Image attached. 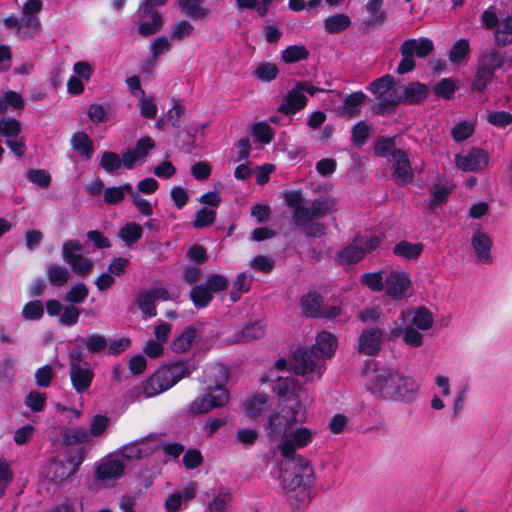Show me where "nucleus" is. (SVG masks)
I'll use <instances>...</instances> for the list:
<instances>
[{
    "instance_id": "nucleus-30",
    "label": "nucleus",
    "mask_w": 512,
    "mask_h": 512,
    "mask_svg": "<svg viewBox=\"0 0 512 512\" xmlns=\"http://www.w3.org/2000/svg\"><path fill=\"white\" fill-rule=\"evenodd\" d=\"M197 339V330L192 327H188L177 338L173 340L172 350L177 353L186 352L197 342Z\"/></svg>"
},
{
    "instance_id": "nucleus-55",
    "label": "nucleus",
    "mask_w": 512,
    "mask_h": 512,
    "mask_svg": "<svg viewBox=\"0 0 512 512\" xmlns=\"http://www.w3.org/2000/svg\"><path fill=\"white\" fill-rule=\"evenodd\" d=\"M179 6L191 18H200L206 15L201 7L202 0H178Z\"/></svg>"
},
{
    "instance_id": "nucleus-16",
    "label": "nucleus",
    "mask_w": 512,
    "mask_h": 512,
    "mask_svg": "<svg viewBox=\"0 0 512 512\" xmlns=\"http://www.w3.org/2000/svg\"><path fill=\"white\" fill-rule=\"evenodd\" d=\"M170 299L169 292L163 287H154L148 290H142L137 296L136 303L142 313L148 317H154L157 314L155 303L158 300L167 301Z\"/></svg>"
},
{
    "instance_id": "nucleus-31",
    "label": "nucleus",
    "mask_w": 512,
    "mask_h": 512,
    "mask_svg": "<svg viewBox=\"0 0 512 512\" xmlns=\"http://www.w3.org/2000/svg\"><path fill=\"white\" fill-rule=\"evenodd\" d=\"M512 43V14L501 19L495 31V44L505 47Z\"/></svg>"
},
{
    "instance_id": "nucleus-62",
    "label": "nucleus",
    "mask_w": 512,
    "mask_h": 512,
    "mask_svg": "<svg viewBox=\"0 0 512 512\" xmlns=\"http://www.w3.org/2000/svg\"><path fill=\"white\" fill-rule=\"evenodd\" d=\"M205 285L210 289L211 293H218L227 289L229 281L221 274H210L207 276Z\"/></svg>"
},
{
    "instance_id": "nucleus-24",
    "label": "nucleus",
    "mask_w": 512,
    "mask_h": 512,
    "mask_svg": "<svg viewBox=\"0 0 512 512\" xmlns=\"http://www.w3.org/2000/svg\"><path fill=\"white\" fill-rule=\"evenodd\" d=\"M124 465L119 459L108 458L102 461L96 469V476L102 481L120 478L124 473Z\"/></svg>"
},
{
    "instance_id": "nucleus-11",
    "label": "nucleus",
    "mask_w": 512,
    "mask_h": 512,
    "mask_svg": "<svg viewBox=\"0 0 512 512\" xmlns=\"http://www.w3.org/2000/svg\"><path fill=\"white\" fill-rule=\"evenodd\" d=\"M229 399V394L224 387L209 386L206 393L197 397L189 407L193 415H201L213 409L223 407Z\"/></svg>"
},
{
    "instance_id": "nucleus-3",
    "label": "nucleus",
    "mask_w": 512,
    "mask_h": 512,
    "mask_svg": "<svg viewBox=\"0 0 512 512\" xmlns=\"http://www.w3.org/2000/svg\"><path fill=\"white\" fill-rule=\"evenodd\" d=\"M365 387L377 398L399 402L413 401L419 391V385L414 378L397 369L386 367L367 372Z\"/></svg>"
},
{
    "instance_id": "nucleus-37",
    "label": "nucleus",
    "mask_w": 512,
    "mask_h": 512,
    "mask_svg": "<svg viewBox=\"0 0 512 512\" xmlns=\"http://www.w3.org/2000/svg\"><path fill=\"white\" fill-rule=\"evenodd\" d=\"M81 341L88 352L92 354H99L104 351L108 346V340L105 336L97 333L89 334L86 337H77Z\"/></svg>"
},
{
    "instance_id": "nucleus-49",
    "label": "nucleus",
    "mask_w": 512,
    "mask_h": 512,
    "mask_svg": "<svg viewBox=\"0 0 512 512\" xmlns=\"http://www.w3.org/2000/svg\"><path fill=\"white\" fill-rule=\"evenodd\" d=\"M49 282L54 286H62L69 279V271L60 265H51L47 270Z\"/></svg>"
},
{
    "instance_id": "nucleus-20",
    "label": "nucleus",
    "mask_w": 512,
    "mask_h": 512,
    "mask_svg": "<svg viewBox=\"0 0 512 512\" xmlns=\"http://www.w3.org/2000/svg\"><path fill=\"white\" fill-rule=\"evenodd\" d=\"M306 104L307 97L302 93L298 86L295 85L284 97L278 110L285 115H293L297 111L302 110Z\"/></svg>"
},
{
    "instance_id": "nucleus-51",
    "label": "nucleus",
    "mask_w": 512,
    "mask_h": 512,
    "mask_svg": "<svg viewBox=\"0 0 512 512\" xmlns=\"http://www.w3.org/2000/svg\"><path fill=\"white\" fill-rule=\"evenodd\" d=\"M457 88L458 87L456 80L451 78H444L435 85L433 91L434 94L438 97L451 99L454 96V93L457 90Z\"/></svg>"
},
{
    "instance_id": "nucleus-10",
    "label": "nucleus",
    "mask_w": 512,
    "mask_h": 512,
    "mask_svg": "<svg viewBox=\"0 0 512 512\" xmlns=\"http://www.w3.org/2000/svg\"><path fill=\"white\" fill-rule=\"evenodd\" d=\"M380 242L381 240L377 235L371 233L358 234L350 245L339 251L338 257L345 264L357 263L366 254L377 249Z\"/></svg>"
},
{
    "instance_id": "nucleus-60",
    "label": "nucleus",
    "mask_w": 512,
    "mask_h": 512,
    "mask_svg": "<svg viewBox=\"0 0 512 512\" xmlns=\"http://www.w3.org/2000/svg\"><path fill=\"white\" fill-rule=\"evenodd\" d=\"M89 291L84 283H78L70 288L66 293L65 300L79 304L82 303L88 297Z\"/></svg>"
},
{
    "instance_id": "nucleus-36",
    "label": "nucleus",
    "mask_w": 512,
    "mask_h": 512,
    "mask_svg": "<svg viewBox=\"0 0 512 512\" xmlns=\"http://www.w3.org/2000/svg\"><path fill=\"white\" fill-rule=\"evenodd\" d=\"M71 145L74 150L87 159H89L94 152L92 140L84 132L75 133L71 138Z\"/></svg>"
},
{
    "instance_id": "nucleus-7",
    "label": "nucleus",
    "mask_w": 512,
    "mask_h": 512,
    "mask_svg": "<svg viewBox=\"0 0 512 512\" xmlns=\"http://www.w3.org/2000/svg\"><path fill=\"white\" fill-rule=\"evenodd\" d=\"M196 366L190 362H174L160 367L144 383L143 394L146 397L156 396L174 386L182 378L190 376Z\"/></svg>"
},
{
    "instance_id": "nucleus-1",
    "label": "nucleus",
    "mask_w": 512,
    "mask_h": 512,
    "mask_svg": "<svg viewBox=\"0 0 512 512\" xmlns=\"http://www.w3.org/2000/svg\"><path fill=\"white\" fill-rule=\"evenodd\" d=\"M307 411L303 403L284 404L272 413L264 426L265 435L270 442H277L276 449L282 457L294 455L298 449L309 446L316 432L302 425L306 422Z\"/></svg>"
},
{
    "instance_id": "nucleus-4",
    "label": "nucleus",
    "mask_w": 512,
    "mask_h": 512,
    "mask_svg": "<svg viewBox=\"0 0 512 512\" xmlns=\"http://www.w3.org/2000/svg\"><path fill=\"white\" fill-rule=\"evenodd\" d=\"M281 471V485L288 494L292 505L296 507L306 505L311 499V487L314 484V469L310 462L297 454L283 457Z\"/></svg>"
},
{
    "instance_id": "nucleus-9",
    "label": "nucleus",
    "mask_w": 512,
    "mask_h": 512,
    "mask_svg": "<svg viewBox=\"0 0 512 512\" xmlns=\"http://www.w3.org/2000/svg\"><path fill=\"white\" fill-rule=\"evenodd\" d=\"M369 89L377 100L374 111L378 114L393 112L402 101L400 87L396 85L394 77L389 74L374 80Z\"/></svg>"
},
{
    "instance_id": "nucleus-52",
    "label": "nucleus",
    "mask_w": 512,
    "mask_h": 512,
    "mask_svg": "<svg viewBox=\"0 0 512 512\" xmlns=\"http://www.w3.org/2000/svg\"><path fill=\"white\" fill-rule=\"evenodd\" d=\"M278 73V67L270 62L259 64L254 71L255 77L263 82L273 81L276 79Z\"/></svg>"
},
{
    "instance_id": "nucleus-14",
    "label": "nucleus",
    "mask_w": 512,
    "mask_h": 512,
    "mask_svg": "<svg viewBox=\"0 0 512 512\" xmlns=\"http://www.w3.org/2000/svg\"><path fill=\"white\" fill-rule=\"evenodd\" d=\"M273 391L284 398L285 404L303 403L307 399V391L294 378L277 376Z\"/></svg>"
},
{
    "instance_id": "nucleus-64",
    "label": "nucleus",
    "mask_w": 512,
    "mask_h": 512,
    "mask_svg": "<svg viewBox=\"0 0 512 512\" xmlns=\"http://www.w3.org/2000/svg\"><path fill=\"white\" fill-rule=\"evenodd\" d=\"M25 404L33 411L40 412L46 405V396L38 391H31L25 398Z\"/></svg>"
},
{
    "instance_id": "nucleus-23",
    "label": "nucleus",
    "mask_w": 512,
    "mask_h": 512,
    "mask_svg": "<svg viewBox=\"0 0 512 512\" xmlns=\"http://www.w3.org/2000/svg\"><path fill=\"white\" fill-rule=\"evenodd\" d=\"M366 99L367 96L362 91L351 93L345 97L342 105L337 109V113L346 118L356 117L360 114Z\"/></svg>"
},
{
    "instance_id": "nucleus-48",
    "label": "nucleus",
    "mask_w": 512,
    "mask_h": 512,
    "mask_svg": "<svg viewBox=\"0 0 512 512\" xmlns=\"http://www.w3.org/2000/svg\"><path fill=\"white\" fill-rule=\"evenodd\" d=\"M282 59L285 63H295L305 60L309 56L308 50L302 45H291L282 51Z\"/></svg>"
},
{
    "instance_id": "nucleus-33",
    "label": "nucleus",
    "mask_w": 512,
    "mask_h": 512,
    "mask_svg": "<svg viewBox=\"0 0 512 512\" xmlns=\"http://www.w3.org/2000/svg\"><path fill=\"white\" fill-rule=\"evenodd\" d=\"M423 251L421 243H410L408 241H401L393 248V253L405 260L417 259Z\"/></svg>"
},
{
    "instance_id": "nucleus-18",
    "label": "nucleus",
    "mask_w": 512,
    "mask_h": 512,
    "mask_svg": "<svg viewBox=\"0 0 512 512\" xmlns=\"http://www.w3.org/2000/svg\"><path fill=\"white\" fill-rule=\"evenodd\" d=\"M383 331L378 328L364 329L358 338V352L375 356L382 347Z\"/></svg>"
},
{
    "instance_id": "nucleus-22",
    "label": "nucleus",
    "mask_w": 512,
    "mask_h": 512,
    "mask_svg": "<svg viewBox=\"0 0 512 512\" xmlns=\"http://www.w3.org/2000/svg\"><path fill=\"white\" fill-rule=\"evenodd\" d=\"M471 245L479 262L483 264H490L492 262V240L487 234L481 231L474 233L471 238Z\"/></svg>"
},
{
    "instance_id": "nucleus-19",
    "label": "nucleus",
    "mask_w": 512,
    "mask_h": 512,
    "mask_svg": "<svg viewBox=\"0 0 512 512\" xmlns=\"http://www.w3.org/2000/svg\"><path fill=\"white\" fill-rule=\"evenodd\" d=\"M69 377L73 389L78 394H83L91 387L95 373L91 364H83L69 368Z\"/></svg>"
},
{
    "instance_id": "nucleus-35",
    "label": "nucleus",
    "mask_w": 512,
    "mask_h": 512,
    "mask_svg": "<svg viewBox=\"0 0 512 512\" xmlns=\"http://www.w3.org/2000/svg\"><path fill=\"white\" fill-rule=\"evenodd\" d=\"M228 379V369L222 364H213L204 371V383H215V386L223 387Z\"/></svg>"
},
{
    "instance_id": "nucleus-6",
    "label": "nucleus",
    "mask_w": 512,
    "mask_h": 512,
    "mask_svg": "<svg viewBox=\"0 0 512 512\" xmlns=\"http://www.w3.org/2000/svg\"><path fill=\"white\" fill-rule=\"evenodd\" d=\"M362 283L374 292L384 291L393 300L404 298L412 285L409 274L396 269L365 273Z\"/></svg>"
},
{
    "instance_id": "nucleus-25",
    "label": "nucleus",
    "mask_w": 512,
    "mask_h": 512,
    "mask_svg": "<svg viewBox=\"0 0 512 512\" xmlns=\"http://www.w3.org/2000/svg\"><path fill=\"white\" fill-rule=\"evenodd\" d=\"M243 408L249 418H258L270 409L269 397L266 394H255L243 403Z\"/></svg>"
},
{
    "instance_id": "nucleus-41",
    "label": "nucleus",
    "mask_w": 512,
    "mask_h": 512,
    "mask_svg": "<svg viewBox=\"0 0 512 512\" xmlns=\"http://www.w3.org/2000/svg\"><path fill=\"white\" fill-rule=\"evenodd\" d=\"M190 299L197 308H205L213 299V294L204 283L195 285L190 291Z\"/></svg>"
},
{
    "instance_id": "nucleus-15",
    "label": "nucleus",
    "mask_w": 512,
    "mask_h": 512,
    "mask_svg": "<svg viewBox=\"0 0 512 512\" xmlns=\"http://www.w3.org/2000/svg\"><path fill=\"white\" fill-rule=\"evenodd\" d=\"M158 447L154 435H149L140 440L133 441L121 447L120 454L128 460H139L151 455Z\"/></svg>"
},
{
    "instance_id": "nucleus-53",
    "label": "nucleus",
    "mask_w": 512,
    "mask_h": 512,
    "mask_svg": "<svg viewBox=\"0 0 512 512\" xmlns=\"http://www.w3.org/2000/svg\"><path fill=\"white\" fill-rule=\"evenodd\" d=\"M371 127L364 121L356 123L351 131L352 142L357 146H363L370 136Z\"/></svg>"
},
{
    "instance_id": "nucleus-54",
    "label": "nucleus",
    "mask_w": 512,
    "mask_h": 512,
    "mask_svg": "<svg viewBox=\"0 0 512 512\" xmlns=\"http://www.w3.org/2000/svg\"><path fill=\"white\" fill-rule=\"evenodd\" d=\"M494 75L495 72L478 66L473 83V89L478 92H483L492 82Z\"/></svg>"
},
{
    "instance_id": "nucleus-38",
    "label": "nucleus",
    "mask_w": 512,
    "mask_h": 512,
    "mask_svg": "<svg viewBox=\"0 0 512 512\" xmlns=\"http://www.w3.org/2000/svg\"><path fill=\"white\" fill-rule=\"evenodd\" d=\"M117 235L127 246H131L142 237L143 228L135 222H129L118 231Z\"/></svg>"
},
{
    "instance_id": "nucleus-50",
    "label": "nucleus",
    "mask_w": 512,
    "mask_h": 512,
    "mask_svg": "<svg viewBox=\"0 0 512 512\" xmlns=\"http://www.w3.org/2000/svg\"><path fill=\"white\" fill-rule=\"evenodd\" d=\"M470 51L469 42L467 39H459L451 48L449 59L454 64H460L468 55Z\"/></svg>"
},
{
    "instance_id": "nucleus-63",
    "label": "nucleus",
    "mask_w": 512,
    "mask_h": 512,
    "mask_svg": "<svg viewBox=\"0 0 512 512\" xmlns=\"http://www.w3.org/2000/svg\"><path fill=\"white\" fill-rule=\"evenodd\" d=\"M193 31V25L186 20H182L173 25V27L171 28L170 38L172 40L180 41L185 37L190 36L193 33Z\"/></svg>"
},
{
    "instance_id": "nucleus-58",
    "label": "nucleus",
    "mask_w": 512,
    "mask_h": 512,
    "mask_svg": "<svg viewBox=\"0 0 512 512\" xmlns=\"http://www.w3.org/2000/svg\"><path fill=\"white\" fill-rule=\"evenodd\" d=\"M474 132V126L468 121H460L451 130V136L456 142L468 139Z\"/></svg>"
},
{
    "instance_id": "nucleus-39",
    "label": "nucleus",
    "mask_w": 512,
    "mask_h": 512,
    "mask_svg": "<svg viewBox=\"0 0 512 512\" xmlns=\"http://www.w3.org/2000/svg\"><path fill=\"white\" fill-rule=\"evenodd\" d=\"M47 474L54 483H61L74 473L65 462L54 460L49 464Z\"/></svg>"
},
{
    "instance_id": "nucleus-17",
    "label": "nucleus",
    "mask_w": 512,
    "mask_h": 512,
    "mask_svg": "<svg viewBox=\"0 0 512 512\" xmlns=\"http://www.w3.org/2000/svg\"><path fill=\"white\" fill-rule=\"evenodd\" d=\"M488 154L481 149L473 148L467 154L456 155V165L462 171L478 172L488 165Z\"/></svg>"
},
{
    "instance_id": "nucleus-45",
    "label": "nucleus",
    "mask_w": 512,
    "mask_h": 512,
    "mask_svg": "<svg viewBox=\"0 0 512 512\" xmlns=\"http://www.w3.org/2000/svg\"><path fill=\"white\" fill-rule=\"evenodd\" d=\"M133 188L131 184L126 183L118 187H109L104 191V201L108 204H118L123 201L125 194L131 196Z\"/></svg>"
},
{
    "instance_id": "nucleus-5",
    "label": "nucleus",
    "mask_w": 512,
    "mask_h": 512,
    "mask_svg": "<svg viewBox=\"0 0 512 512\" xmlns=\"http://www.w3.org/2000/svg\"><path fill=\"white\" fill-rule=\"evenodd\" d=\"M337 340L329 332L322 331L310 350L298 349L290 360V367L296 373L306 377V381L320 379L325 371V360L334 355Z\"/></svg>"
},
{
    "instance_id": "nucleus-8",
    "label": "nucleus",
    "mask_w": 512,
    "mask_h": 512,
    "mask_svg": "<svg viewBox=\"0 0 512 512\" xmlns=\"http://www.w3.org/2000/svg\"><path fill=\"white\" fill-rule=\"evenodd\" d=\"M374 151L377 156L387 158L396 183L405 185L413 181L414 172L408 155L404 150L396 148L394 138H380L375 144Z\"/></svg>"
},
{
    "instance_id": "nucleus-12",
    "label": "nucleus",
    "mask_w": 512,
    "mask_h": 512,
    "mask_svg": "<svg viewBox=\"0 0 512 512\" xmlns=\"http://www.w3.org/2000/svg\"><path fill=\"white\" fill-rule=\"evenodd\" d=\"M0 136L5 139L6 146L16 157H22L26 152L24 136L21 135V124L10 117L0 119Z\"/></svg>"
},
{
    "instance_id": "nucleus-27",
    "label": "nucleus",
    "mask_w": 512,
    "mask_h": 512,
    "mask_svg": "<svg viewBox=\"0 0 512 512\" xmlns=\"http://www.w3.org/2000/svg\"><path fill=\"white\" fill-rule=\"evenodd\" d=\"M401 48L404 49L405 53H410L413 57L424 58L432 52L434 46L430 39L418 38L405 40L401 44Z\"/></svg>"
},
{
    "instance_id": "nucleus-46",
    "label": "nucleus",
    "mask_w": 512,
    "mask_h": 512,
    "mask_svg": "<svg viewBox=\"0 0 512 512\" xmlns=\"http://www.w3.org/2000/svg\"><path fill=\"white\" fill-rule=\"evenodd\" d=\"M433 315L424 307L416 309L412 317V326L418 330L427 331L433 326Z\"/></svg>"
},
{
    "instance_id": "nucleus-59",
    "label": "nucleus",
    "mask_w": 512,
    "mask_h": 512,
    "mask_svg": "<svg viewBox=\"0 0 512 512\" xmlns=\"http://www.w3.org/2000/svg\"><path fill=\"white\" fill-rule=\"evenodd\" d=\"M26 177L40 188H47L51 183L50 174L43 169H30L27 171Z\"/></svg>"
},
{
    "instance_id": "nucleus-47",
    "label": "nucleus",
    "mask_w": 512,
    "mask_h": 512,
    "mask_svg": "<svg viewBox=\"0 0 512 512\" xmlns=\"http://www.w3.org/2000/svg\"><path fill=\"white\" fill-rule=\"evenodd\" d=\"M23 107V98L14 91H7L0 96V113H5L9 109H22Z\"/></svg>"
},
{
    "instance_id": "nucleus-21",
    "label": "nucleus",
    "mask_w": 512,
    "mask_h": 512,
    "mask_svg": "<svg viewBox=\"0 0 512 512\" xmlns=\"http://www.w3.org/2000/svg\"><path fill=\"white\" fill-rule=\"evenodd\" d=\"M400 337L405 344L411 347L417 348L423 344V335L413 326L407 325L405 327H401L397 322H395L394 327L389 331V339L396 340Z\"/></svg>"
},
{
    "instance_id": "nucleus-2",
    "label": "nucleus",
    "mask_w": 512,
    "mask_h": 512,
    "mask_svg": "<svg viewBox=\"0 0 512 512\" xmlns=\"http://www.w3.org/2000/svg\"><path fill=\"white\" fill-rule=\"evenodd\" d=\"M284 200L292 210L294 225L306 236L319 238L326 234L327 226L320 220L335 211L333 198L320 196L309 203L301 191H286Z\"/></svg>"
},
{
    "instance_id": "nucleus-56",
    "label": "nucleus",
    "mask_w": 512,
    "mask_h": 512,
    "mask_svg": "<svg viewBox=\"0 0 512 512\" xmlns=\"http://www.w3.org/2000/svg\"><path fill=\"white\" fill-rule=\"evenodd\" d=\"M122 165L120 156L114 152H104L101 156L100 166L107 173H114Z\"/></svg>"
},
{
    "instance_id": "nucleus-29",
    "label": "nucleus",
    "mask_w": 512,
    "mask_h": 512,
    "mask_svg": "<svg viewBox=\"0 0 512 512\" xmlns=\"http://www.w3.org/2000/svg\"><path fill=\"white\" fill-rule=\"evenodd\" d=\"M504 56L496 49L483 51L478 58V66L495 72L504 64Z\"/></svg>"
},
{
    "instance_id": "nucleus-43",
    "label": "nucleus",
    "mask_w": 512,
    "mask_h": 512,
    "mask_svg": "<svg viewBox=\"0 0 512 512\" xmlns=\"http://www.w3.org/2000/svg\"><path fill=\"white\" fill-rule=\"evenodd\" d=\"M63 441L67 445L90 443L92 438L88 429L77 427L67 429L63 434Z\"/></svg>"
},
{
    "instance_id": "nucleus-34",
    "label": "nucleus",
    "mask_w": 512,
    "mask_h": 512,
    "mask_svg": "<svg viewBox=\"0 0 512 512\" xmlns=\"http://www.w3.org/2000/svg\"><path fill=\"white\" fill-rule=\"evenodd\" d=\"M253 276L248 275L246 272L239 273L232 283L230 292V299L232 302H237L243 293H247L252 285Z\"/></svg>"
},
{
    "instance_id": "nucleus-28",
    "label": "nucleus",
    "mask_w": 512,
    "mask_h": 512,
    "mask_svg": "<svg viewBox=\"0 0 512 512\" xmlns=\"http://www.w3.org/2000/svg\"><path fill=\"white\" fill-rule=\"evenodd\" d=\"M206 510L208 512H228L233 500L230 489L222 487L218 491L212 493Z\"/></svg>"
},
{
    "instance_id": "nucleus-13",
    "label": "nucleus",
    "mask_w": 512,
    "mask_h": 512,
    "mask_svg": "<svg viewBox=\"0 0 512 512\" xmlns=\"http://www.w3.org/2000/svg\"><path fill=\"white\" fill-rule=\"evenodd\" d=\"M154 0H144L139 8L140 19L137 22L138 33L150 36L157 33L163 24L161 15L154 9Z\"/></svg>"
},
{
    "instance_id": "nucleus-32",
    "label": "nucleus",
    "mask_w": 512,
    "mask_h": 512,
    "mask_svg": "<svg viewBox=\"0 0 512 512\" xmlns=\"http://www.w3.org/2000/svg\"><path fill=\"white\" fill-rule=\"evenodd\" d=\"M303 313L306 316L321 318L322 298L315 292H310L301 300Z\"/></svg>"
},
{
    "instance_id": "nucleus-44",
    "label": "nucleus",
    "mask_w": 512,
    "mask_h": 512,
    "mask_svg": "<svg viewBox=\"0 0 512 512\" xmlns=\"http://www.w3.org/2000/svg\"><path fill=\"white\" fill-rule=\"evenodd\" d=\"M83 246L78 240H68L62 247V258L68 264H74L78 258H81Z\"/></svg>"
},
{
    "instance_id": "nucleus-57",
    "label": "nucleus",
    "mask_w": 512,
    "mask_h": 512,
    "mask_svg": "<svg viewBox=\"0 0 512 512\" xmlns=\"http://www.w3.org/2000/svg\"><path fill=\"white\" fill-rule=\"evenodd\" d=\"M265 334V328L260 322H254L246 325L241 331V341H252L263 337Z\"/></svg>"
},
{
    "instance_id": "nucleus-42",
    "label": "nucleus",
    "mask_w": 512,
    "mask_h": 512,
    "mask_svg": "<svg viewBox=\"0 0 512 512\" xmlns=\"http://www.w3.org/2000/svg\"><path fill=\"white\" fill-rule=\"evenodd\" d=\"M41 30V22L35 15H24L20 19V38H32Z\"/></svg>"
},
{
    "instance_id": "nucleus-61",
    "label": "nucleus",
    "mask_w": 512,
    "mask_h": 512,
    "mask_svg": "<svg viewBox=\"0 0 512 512\" xmlns=\"http://www.w3.org/2000/svg\"><path fill=\"white\" fill-rule=\"evenodd\" d=\"M486 119L491 125L504 128L512 123V114L507 111H492L487 113Z\"/></svg>"
},
{
    "instance_id": "nucleus-40",
    "label": "nucleus",
    "mask_w": 512,
    "mask_h": 512,
    "mask_svg": "<svg viewBox=\"0 0 512 512\" xmlns=\"http://www.w3.org/2000/svg\"><path fill=\"white\" fill-rule=\"evenodd\" d=\"M351 25V19L346 14H335L324 20L325 30L331 34L340 33L348 29Z\"/></svg>"
},
{
    "instance_id": "nucleus-26",
    "label": "nucleus",
    "mask_w": 512,
    "mask_h": 512,
    "mask_svg": "<svg viewBox=\"0 0 512 512\" xmlns=\"http://www.w3.org/2000/svg\"><path fill=\"white\" fill-rule=\"evenodd\" d=\"M428 87L420 82H411L404 87L401 103L414 105L419 104L427 98Z\"/></svg>"
}]
</instances>
